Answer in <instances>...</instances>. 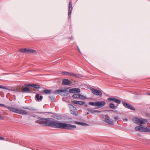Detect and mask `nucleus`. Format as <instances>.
Segmentation results:
<instances>
[{
	"label": "nucleus",
	"mask_w": 150,
	"mask_h": 150,
	"mask_svg": "<svg viewBox=\"0 0 150 150\" xmlns=\"http://www.w3.org/2000/svg\"><path fill=\"white\" fill-rule=\"evenodd\" d=\"M108 117V116L106 115H102V116L101 117L103 121H105V122H106V120Z\"/></svg>",
	"instance_id": "6ab92c4d"
},
{
	"label": "nucleus",
	"mask_w": 150,
	"mask_h": 150,
	"mask_svg": "<svg viewBox=\"0 0 150 150\" xmlns=\"http://www.w3.org/2000/svg\"><path fill=\"white\" fill-rule=\"evenodd\" d=\"M26 52V53L28 54H34L36 53V51L32 49H27Z\"/></svg>",
	"instance_id": "2eb2a0df"
},
{
	"label": "nucleus",
	"mask_w": 150,
	"mask_h": 150,
	"mask_svg": "<svg viewBox=\"0 0 150 150\" xmlns=\"http://www.w3.org/2000/svg\"><path fill=\"white\" fill-rule=\"evenodd\" d=\"M90 105L96 106L98 108H100L104 106L105 104V102L104 101L96 102H90L88 103Z\"/></svg>",
	"instance_id": "20e7f679"
},
{
	"label": "nucleus",
	"mask_w": 150,
	"mask_h": 150,
	"mask_svg": "<svg viewBox=\"0 0 150 150\" xmlns=\"http://www.w3.org/2000/svg\"><path fill=\"white\" fill-rule=\"evenodd\" d=\"M72 83L68 79H64L62 82V84L65 85H71Z\"/></svg>",
	"instance_id": "f8f14e48"
},
{
	"label": "nucleus",
	"mask_w": 150,
	"mask_h": 150,
	"mask_svg": "<svg viewBox=\"0 0 150 150\" xmlns=\"http://www.w3.org/2000/svg\"><path fill=\"white\" fill-rule=\"evenodd\" d=\"M114 102L118 104H120L121 103V101L119 99L115 98Z\"/></svg>",
	"instance_id": "bb28decb"
},
{
	"label": "nucleus",
	"mask_w": 150,
	"mask_h": 150,
	"mask_svg": "<svg viewBox=\"0 0 150 150\" xmlns=\"http://www.w3.org/2000/svg\"><path fill=\"white\" fill-rule=\"evenodd\" d=\"M43 91L45 94H50L51 93V91L49 90L45 89L43 90Z\"/></svg>",
	"instance_id": "5701e85b"
},
{
	"label": "nucleus",
	"mask_w": 150,
	"mask_h": 150,
	"mask_svg": "<svg viewBox=\"0 0 150 150\" xmlns=\"http://www.w3.org/2000/svg\"><path fill=\"white\" fill-rule=\"evenodd\" d=\"M27 86H31L36 88H40V86L39 85L37 84H33L31 85H27Z\"/></svg>",
	"instance_id": "f3484780"
},
{
	"label": "nucleus",
	"mask_w": 150,
	"mask_h": 150,
	"mask_svg": "<svg viewBox=\"0 0 150 150\" xmlns=\"http://www.w3.org/2000/svg\"><path fill=\"white\" fill-rule=\"evenodd\" d=\"M105 122L112 125L114 123V122L113 120L108 117Z\"/></svg>",
	"instance_id": "4468645a"
},
{
	"label": "nucleus",
	"mask_w": 150,
	"mask_h": 150,
	"mask_svg": "<svg viewBox=\"0 0 150 150\" xmlns=\"http://www.w3.org/2000/svg\"><path fill=\"white\" fill-rule=\"evenodd\" d=\"M68 72H67V71H64V72H63L62 73L64 75H68Z\"/></svg>",
	"instance_id": "2f4dec72"
},
{
	"label": "nucleus",
	"mask_w": 150,
	"mask_h": 150,
	"mask_svg": "<svg viewBox=\"0 0 150 150\" xmlns=\"http://www.w3.org/2000/svg\"><path fill=\"white\" fill-rule=\"evenodd\" d=\"M115 98H108V100H112L113 101H115Z\"/></svg>",
	"instance_id": "cd10ccee"
},
{
	"label": "nucleus",
	"mask_w": 150,
	"mask_h": 150,
	"mask_svg": "<svg viewBox=\"0 0 150 150\" xmlns=\"http://www.w3.org/2000/svg\"><path fill=\"white\" fill-rule=\"evenodd\" d=\"M72 2L71 1H70L69 5V12L68 15L69 17L71 15V13L72 11Z\"/></svg>",
	"instance_id": "9b49d317"
},
{
	"label": "nucleus",
	"mask_w": 150,
	"mask_h": 150,
	"mask_svg": "<svg viewBox=\"0 0 150 150\" xmlns=\"http://www.w3.org/2000/svg\"><path fill=\"white\" fill-rule=\"evenodd\" d=\"M49 98H50L51 101H53L54 99V98L52 96H50Z\"/></svg>",
	"instance_id": "c756f323"
},
{
	"label": "nucleus",
	"mask_w": 150,
	"mask_h": 150,
	"mask_svg": "<svg viewBox=\"0 0 150 150\" xmlns=\"http://www.w3.org/2000/svg\"><path fill=\"white\" fill-rule=\"evenodd\" d=\"M24 108L25 109H27V108Z\"/></svg>",
	"instance_id": "a19ab883"
},
{
	"label": "nucleus",
	"mask_w": 150,
	"mask_h": 150,
	"mask_svg": "<svg viewBox=\"0 0 150 150\" xmlns=\"http://www.w3.org/2000/svg\"><path fill=\"white\" fill-rule=\"evenodd\" d=\"M0 88L7 90L10 91H13V90L9 88H7L4 86H2L1 85H0Z\"/></svg>",
	"instance_id": "4be33fe9"
},
{
	"label": "nucleus",
	"mask_w": 150,
	"mask_h": 150,
	"mask_svg": "<svg viewBox=\"0 0 150 150\" xmlns=\"http://www.w3.org/2000/svg\"><path fill=\"white\" fill-rule=\"evenodd\" d=\"M123 105L126 108L130 110H135V109L133 107L131 106L129 104L125 102H122Z\"/></svg>",
	"instance_id": "6e6552de"
},
{
	"label": "nucleus",
	"mask_w": 150,
	"mask_h": 150,
	"mask_svg": "<svg viewBox=\"0 0 150 150\" xmlns=\"http://www.w3.org/2000/svg\"><path fill=\"white\" fill-rule=\"evenodd\" d=\"M79 99H81V100H85L86 99V97L83 95L79 94Z\"/></svg>",
	"instance_id": "393cba45"
},
{
	"label": "nucleus",
	"mask_w": 150,
	"mask_h": 150,
	"mask_svg": "<svg viewBox=\"0 0 150 150\" xmlns=\"http://www.w3.org/2000/svg\"><path fill=\"white\" fill-rule=\"evenodd\" d=\"M0 105L1 106L5 107V106L3 104H0Z\"/></svg>",
	"instance_id": "e433bc0d"
},
{
	"label": "nucleus",
	"mask_w": 150,
	"mask_h": 150,
	"mask_svg": "<svg viewBox=\"0 0 150 150\" xmlns=\"http://www.w3.org/2000/svg\"><path fill=\"white\" fill-rule=\"evenodd\" d=\"M68 75L69 76H74L77 78H80L82 76L79 74H74L71 72H68Z\"/></svg>",
	"instance_id": "9d476101"
},
{
	"label": "nucleus",
	"mask_w": 150,
	"mask_h": 150,
	"mask_svg": "<svg viewBox=\"0 0 150 150\" xmlns=\"http://www.w3.org/2000/svg\"><path fill=\"white\" fill-rule=\"evenodd\" d=\"M81 125L82 126H88L89 125L87 124H86V123H84V122H81Z\"/></svg>",
	"instance_id": "c85d7f7f"
},
{
	"label": "nucleus",
	"mask_w": 150,
	"mask_h": 150,
	"mask_svg": "<svg viewBox=\"0 0 150 150\" xmlns=\"http://www.w3.org/2000/svg\"><path fill=\"white\" fill-rule=\"evenodd\" d=\"M7 108L11 111L22 115H27L28 112L26 110L18 108H15L13 107L8 106Z\"/></svg>",
	"instance_id": "7ed1b4c3"
},
{
	"label": "nucleus",
	"mask_w": 150,
	"mask_h": 150,
	"mask_svg": "<svg viewBox=\"0 0 150 150\" xmlns=\"http://www.w3.org/2000/svg\"><path fill=\"white\" fill-rule=\"evenodd\" d=\"M69 92L70 93H79L80 92V90L79 88H75L69 89Z\"/></svg>",
	"instance_id": "1a4fd4ad"
},
{
	"label": "nucleus",
	"mask_w": 150,
	"mask_h": 150,
	"mask_svg": "<svg viewBox=\"0 0 150 150\" xmlns=\"http://www.w3.org/2000/svg\"><path fill=\"white\" fill-rule=\"evenodd\" d=\"M84 104L85 105V106L86 107H87L88 106V105L87 104H86L85 103V104Z\"/></svg>",
	"instance_id": "58836bf2"
},
{
	"label": "nucleus",
	"mask_w": 150,
	"mask_h": 150,
	"mask_svg": "<svg viewBox=\"0 0 150 150\" xmlns=\"http://www.w3.org/2000/svg\"><path fill=\"white\" fill-rule=\"evenodd\" d=\"M79 95L78 94H75L73 95L72 97L74 98L79 99Z\"/></svg>",
	"instance_id": "b1692460"
},
{
	"label": "nucleus",
	"mask_w": 150,
	"mask_h": 150,
	"mask_svg": "<svg viewBox=\"0 0 150 150\" xmlns=\"http://www.w3.org/2000/svg\"><path fill=\"white\" fill-rule=\"evenodd\" d=\"M146 94L148 95H150V93H147Z\"/></svg>",
	"instance_id": "4c0bfd02"
},
{
	"label": "nucleus",
	"mask_w": 150,
	"mask_h": 150,
	"mask_svg": "<svg viewBox=\"0 0 150 150\" xmlns=\"http://www.w3.org/2000/svg\"><path fill=\"white\" fill-rule=\"evenodd\" d=\"M27 48L21 49H20L19 51L20 52L22 53H27Z\"/></svg>",
	"instance_id": "aec40b11"
},
{
	"label": "nucleus",
	"mask_w": 150,
	"mask_h": 150,
	"mask_svg": "<svg viewBox=\"0 0 150 150\" xmlns=\"http://www.w3.org/2000/svg\"><path fill=\"white\" fill-rule=\"evenodd\" d=\"M132 121L134 123L140 125L135 127V129L136 131L150 132V127H148L142 125L144 124L147 123V121L146 120L138 117H135L133 118Z\"/></svg>",
	"instance_id": "f03ea898"
},
{
	"label": "nucleus",
	"mask_w": 150,
	"mask_h": 150,
	"mask_svg": "<svg viewBox=\"0 0 150 150\" xmlns=\"http://www.w3.org/2000/svg\"><path fill=\"white\" fill-rule=\"evenodd\" d=\"M35 98L37 101H40L42 100L43 97L42 96H40L39 94H37L35 96Z\"/></svg>",
	"instance_id": "dca6fc26"
},
{
	"label": "nucleus",
	"mask_w": 150,
	"mask_h": 150,
	"mask_svg": "<svg viewBox=\"0 0 150 150\" xmlns=\"http://www.w3.org/2000/svg\"><path fill=\"white\" fill-rule=\"evenodd\" d=\"M67 89H59L56 90L54 92V93L55 94H60L62 96L65 95V93L67 95L68 93H67Z\"/></svg>",
	"instance_id": "39448f33"
},
{
	"label": "nucleus",
	"mask_w": 150,
	"mask_h": 150,
	"mask_svg": "<svg viewBox=\"0 0 150 150\" xmlns=\"http://www.w3.org/2000/svg\"><path fill=\"white\" fill-rule=\"evenodd\" d=\"M70 108L71 114H73L75 116H76L78 115V113L76 112V108L74 106L72 105H70Z\"/></svg>",
	"instance_id": "0eeeda50"
},
{
	"label": "nucleus",
	"mask_w": 150,
	"mask_h": 150,
	"mask_svg": "<svg viewBox=\"0 0 150 150\" xmlns=\"http://www.w3.org/2000/svg\"><path fill=\"white\" fill-rule=\"evenodd\" d=\"M5 139L3 137H0V140H4Z\"/></svg>",
	"instance_id": "f704fd0d"
},
{
	"label": "nucleus",
	"mask_w": 150,
	"mask_h": 150,
	"mask_svg": "<svg viewBox=\"0 0 150 150\" xmlns=\"http://www.w3.org/2000/svg\"><path fill=\"white\" fill-rule=\"evenodd\" d=\"M110 107L112 109H115L116 108V107L115 106L113 103H110L109 105Z\"/></svg>",
	"instance_id": "a878e982"
},
{
	"label": "nucleus",
	"mask_w": 150,
	"mask_h": 150,
	"mask_svg": "<svg viewBox=\"0 0 150 150\" xmlns=\"http://www.w3.org/2000/svg\"><path fill=\"white\" fill-rule=\"evenodd\" d=\"M124 121H128V119L127 118H125L123 119Z\"/></svg>",
	"instance_id": "c9c22d12"
},
{
	"label": "nucleus",
	"mask_w": 150,
	"mask_h": 150,
	"mask_svg": "<svg viewBox=\"0 0 150 150\" xmlns=\"http://www.w3.org/2000/svg\"><path fill=\"white\" fill-rule=\"evenodd\" d=\"M30 91L29 89L27 87H25L23 88L21 90V92H29Z\"/></svg>",
	"instance_id": "a211bd4d"
},
{
	"label": "nucleus",
	"mask_w": 150,
	"mask_h": 150,
	"mask_svg": "<svg viewBox=\"0 0 150 150\" xmlns=\"http://www.w3.org/2000/svg\"><path fill=\"white\" fill-rule=\"evenodd\" d=\"M111 111H114V110H112Z\"/></svg>",
	"instance_id": "79ce46f5"
},
{
	"label": "nucleus",
	"mask_w": 150,
	"mask_h": 150,
	"mask_svg": "<svg viewBox=\"0 0 150 150\" xmlns=\"http://www.w3.org/2000/svg\"><path fill=\"white\" fill-rule=\"evenodd\" d=\"M88 111H89L90 112H91L92 113H95L96 112H100V111H99L97 110H88Z\"/></svg>",
	"instance_id": "412c9836"
},
{
	"label": "nucleus",
	"mask_w": 150,
	"mask_h": 150,
	"mask_svg": "<svg viewBox=\"0 0 150 150\" xmlns=\"http://www.w3.org/2000/svg\"><path fill=\"white\" fill-rule=\"evenodd\" d=\"M74 123L76 124L80 125H81V122H76V121H75L74 122Z\"/></svg>",
	"instance_id": "7c9ffc66"
},
{
	"label": "nucleus",
	"mask_w": 150,
	"mask_h": 150,
	"mask_svg": "<svg viewBox=\"0 0 150 150\" xmlns=\"http://www.w3.org/2000/svg\"><path fill=\"white\" fill-rule=\"evenodd\" d=\"M90 90L93 94L96 96H101L102 95L101 91L99 90L94 88H91L90 89Z\"/></svg>",
	"instance_id": "423d86ee"
},
{
	"label": "nucleus",
	"mask_w": 150,
	"mask_h": 150,
	"mask_svg": "<svg viewBox=\"0 0 150 150\" xmlns=\"http://www.w3.org/2000/svg\"><path fill=\"white\" fill-rule=\"evenodd\" d=\"M88 114H89V112H87V115H88Z\"/></svg>",
	"instance_id": "ea45409f"
},
{
	"label": "nucleus",
	"mask_w": 150,
	"mask_h": 150,
	"mask_svg": "<svg viewBox=\"0 0 150 150\" xmlns=\"http://www.w3.org/2000/svg\"><path fill=\"white\" fill-rule=\"evenodd\" d=\"M36 122L37 123L42 125L47 126H51L54 128L68 130H73L76 128V126L75 125L52 120L50 118H44L40 117Z\"/></svg>",
	"instance_id": "f257e3e1"
},
{
	"label": "nucleus",
	"mask_w": 150,
	"mask_h": 150,
	"mask_svg": "<svg viewBox=\"0 0 150 150\" xmlns=\"http://www.w3.org/2000/svg\"><path fill=\"white\" fill-rule=\"evenodd\" d=\"M119 118V117L118 116H116L115 117V121H117L118 120Z\"/></svg>",
	"instance_id": "72a5a7b5"
},
{
	"label": "nucleus",
	"mask_w": 150,
	"mask_h": 150,
	"mask_svg": "<svg viewBox=\"0 0 150 150\" xmlns=\"http://www.w3.org/2000/svg\"><path fill=\"white\" fill-rule=\"evenodd\" d=\"M4 117L1 115L0 114V120H4Z\"/></svg>",
	"instance_id": "473e14b6"
},
{
	"label": "nucleus",
	"mask_w": 150,
	"mask_h": 150,
	"mask_svg": "<svg viewBox=\"0 0 150 150\" xmlns=\"http://www.w3.org/2000/svg\"><path fill=\"white\" fill-rule=\"evenodd\" d=\"M73 103L75 104H78L80 105H84V104H85V103L84 102L82 101H77L75 100H74L73 101Z\"/></svg>",
	"instance_id": "ddd939ff"
}]
</instances>
